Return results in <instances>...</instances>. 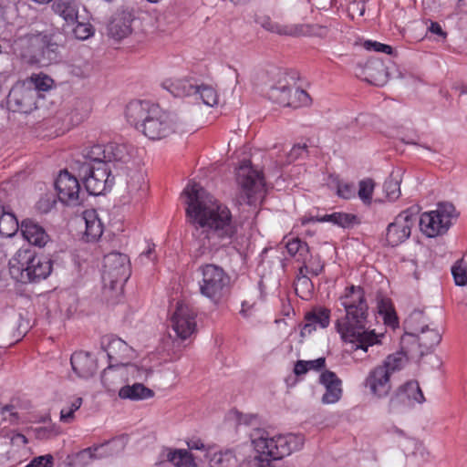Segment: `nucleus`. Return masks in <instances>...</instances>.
Instances as JSON below:
<instances>
[{
  "instance_id": "nucleus-1",
  "label": "nucleus",
  "mask_w": 467,
  "mask_h": 467,
  "mask_svg": "<svg viewBox=\"0 0 467 467\" xmlns=\"http://www.w3.org/2000/svg\"><path fill=\"white\" fill-rule=\"evenodd\" d=\"M187 221L194 226V244L204 254L230 243L237 226L229 208L199 183L191 182L183 190Z\"/></svg>"
},
{
  "instance_id": "nucleus-2",
  "label": "nucleus",
  "mask_w": 467,
  "mask_h": 467,
  "mask_svg": "<svg viewBox=\"0 0 467 467\" xmlns=\"http://www.w3.org/2000/svg\"><path fill=\"white\" fill-rule=\"evenodd\" d=\"M339 302L346 313L336 320L335 328L342 342L354 351L365 353L369 348L381 345L385 334L367 327L368 305L363 288L356 285L346 287Z\"/></svg>"
},
{
  "instance_id": "nucleus-3",
  "label": "nucleus",
  "mask_w": 467,
  "mask_h": 467,
  "mask_svg": "<svg viewBox=\"0 0 467 467\" xmlns=\"http://www.w3.org/2000/svg\"><path fill=\"white\" fill-rule=\"evenodd\" d=\"M251 441L256 456L239 467H273L272 462L280 460L299 451L305 442L301 434H280L270 436L263 430H256L251 435Z\"/></svg>"
},
{
  "instance_id": "nucleus-4",
  "label": "nucleus",
  "mask_w": 467,
  "mask_h": 467,
  "mask_svg": "<svg viewBox=\"0 0 467 467\" xmlns=\"http://www.w3.org/2000/svg\"><path fill=\"white\" fill-rule=\"evenodd\" d=\"M127 121L150 140H161L174 131L171 115L149 101L135 100L127 105Z\"/></svg>"
},
{
  "instance_id": "nucleus-5",
  "label": "nucleus",
  "mask_w": 467,
  "mask_h": 467,
  "mask_svg": "<svg viewBox=\"0 0 467 467\" xmlns=\"http://www.w3.org/2000/svg\"><path fill=\"white\" fill-rule=\"evenodd\" d=\"M52 272V261L27 249L18 250L9 260V273L21 283L39 282Z\"/></svg>"
},
{
  "instance_id": "nucleus-6",
  "label": "nucleus",
  "mask_w": 467,
  "mask_h": 467,
  "mask_svg": "<svg viewBox=\"0 0 467 467\" xmlns=\"http://www.w3.org/2000/svg\"><path fill=\"white\" fill-rule=\"evenodd\" d=\"M197 273L199 291L213 304H219L226 294L230 278L224 270L213 264L201 265Z\"/></svg>"
},
{
  "instance_id": "nucleus-7",
  "label": "nucleus",
  "mask_w": 467,
  "mask_h": 467,
  "mask_svg": "<svg viewBox=\"0 0 467 467\" xmlns=\"http://www.w3.org/2000/svg\"><path fill=\"white\" fill-rule=\"evenodd\" d=\"M236 182L240 187L241 197L249 205L261 203L266 189L260 171L254 169L249 161H244L236 170Z\"/></svg>"
},
{
  "instance_id": "nucleus-8",
  "label": "nucleus",
  "mask_w": 467,
  "mask_h": 467,
  "mask_svg": "<svg viewBox=\"0 0 467 467\" xmlns=\"http://www.w3.org/2000/svg\"><path fill=\"white\" fill-rule=\"evenodd\" d=\"M454 216L455 208L451 203H440L435 210L425 212L420 215V231L430 238L442 235L451 226V220Z\"/></svg>"
},
{
  "instance_id": "nucleus-9",
  "label": "nucleus",
  "mask_w": 467,
  "mask_h": 467,
  "mask_svg": "<svg viewBox=\"0 0 467 467\" xmlns=\"http://www.w3.org/2000/svg\"><path fill=\"white\" fill-rule=\"evenodd\" d=\"M151 371L136 364H109L101 375V382L108 392H115L117 388L130 379H146Z\"/></svg>"
},
{
  "instance_id": "nucleus-10",
  "label": "nucleus",
  "mask_w": 467,
  "mask_h": 467,
  "mask_svg": "<svg viewBox=\"0 0 467 467\" xmlns=\"http://www.w3.org/2000/svg\"><path fill=\"white\" fill-rule=\"evenodd\" d=\"M130 276V259L126 254L110 253L104 257L102 280L105 286L121 288Z\"/></svg>"
},
{
  "instance_id": "nucleus-11",
  "label": "nucleus",
  "mask_w": 467,
  "mask_h": 467,
  "mask_svg": "<svg viewBox=\"0 0 467 467\" xmlns=\"http://www.w3.org/2000/svg\"><path fill=\"white\" fill-rule=\"evenodd\" d=\"M59 202L67 206L77 207L83 203L85 192L78 179L67 170L61 171L54 182Z\"/></svg>"
},
{
  "instance_id": "nucleus-12",
  "label": "nucleus",
  "mask_w": 467,
  "mask_h": 467,
  "mask_svg": "<svg viewBox=\"0 0 467 467\" xmlns=\"http://www.w3.org/2000/svg\"><path fill=\"white\" fill-rule=\"evenodd\" d=\"M82 180L87 192L91 195H101L109 192L115 183L111 168L107 163L84 168Z\"/></svg>"
},
{
  "instance_id": "nucleus-13",
  "label": "nucleus",
  "mask_w": 467,
  "mask_h": 467,
  "mask_svg": "<svg viewBox=\"0 0 467 467\" xmlns=\"http://www.w3.org/2000/svg\"><path fill=\"white\" fill-rule=\"evenodd\" d=\"M418 219L417 208H409L399 213L387 227L386 240L391 246L405 242L411 234V229Z\"/></svg>"
},
{
  "instance_id": "nucleus-14",
  "label": "nucleus",
  "mask_w": 467,
  "mask_h": 467,
  "mask_svg": "<svg viewBox=\"0 0 467 467\" xmlns=\"http://www.w3.org/2000/svg\"><path fill=\"white\" fill-rule=\"evenodd\" d=\"M17 45L23 49L21 56L30 63L42 62L45 58L51 59L50 53L56 48L54 44L49 43L47 36L42 34L21 38Z\"/></svg>"
},
{
  "instance_id": "nucleus-15",
  "label": "nucleus",
  "mask_w": 467,
  "mask_h": 467,
  "mask_svg": "<svg viewBox=\"0 0 467 467\" xmlns=\"http://www.w3.org/2000/svg\"><path fill=\"white\" fill-rule=\"evenodd\" d=\"M125 447V439L117 438L96 447L84 449L69 457V464L72 467H85L94 459L101 458L107 453L121 451Z\"/></svg>"
},
{
  "instance_id": "nucleus-16",
  "label": "nucleus",
  "mask_w": 467,
  "mask_h": 467,
  "mask_svg": "<svg viewBox=\"0 0 467 467\" xmlns=\"http://www.w3.org/2000/svg\"><path fill=\"white\" fill-rule=\"evenodd\" d=\"M196 314L184 303H178L171 316V327L177 337L184 340L196 331Z\"/></svg>"
},
{
  "instance_id": "nucleus-17",
  "label": "nucleus",
  "mask_w": 467,
  "mask_h": 467,
  "mask_svg": "<svg viewBox=\"0 0 467 467\" xmlns=\"http://www.w3.org/2000/svg\"><path fill=\"white\" fill-rule=\"evenodd\" d=\"M36 90L23 80L12 88L7 103L14 111L29 113L36 108Z\"/></svg>"
},
{
  "instance_id": "nucleus-18",
  "label": "nucleus",
  "mask_w": 467,
  "mask_h": 467,
  "mask_svg": "<svg viewBox=\"0 0 467 467\" xmlns=\"http://www.w3.org/2000/svg\"><path fill=\"white\" fill-rule=\"evenodd\" d=\"M422 318L421 312H414L406 321V326L410 330V334L418 338L420 346L430 349L441 342V333L437 328H430L428 325L416 326L415 322L420 321Z\"/></svg>"
},
{
  "instance_id": "nucleus-19",
  "label": "nucleus",
  "mask_w": 467,
  "mask_h": 467,
  "mask_svg": "<svg viewBox=\"0 0 467 467\" xmlns=\"http://www.w3.org/2000/svg\"><path fill=\"white\" fill-rule=\"evenodd\" d=\"M391 376L379 365L372 368L364 379V386L370 395L377 399H384L391 391Z\"/></svg>"
},
{
  "instance_id": "nucleus-20",
  "label": "nucleus",
  "mask_w": 467,
  "mask_h": 467,
  "mask_svg": "<svg viewBox=\"0 0 467 467\" xmlns=\"http://www.w3.org/2000/svg\"><path fill=\"white\" fill-rule=\"evenodd\" d=\"M126 184V195L123 198H128V203L136 204L146 196L148 185L145 174L141 171H130Z\"/></svg>"
},
{
  "instance_id": "nucleus-21",
  "label": "nucleus",
  "mask_w": 467,
  "mask_h": 467,
  "mask_svg": "<svg viewBox=\"0 0 467 467\" xmlns=\"http://www.w3.org/2000/svg\"><path fill=\"white\" fill-rule=\"evenodd\" d=\"M260 26L270 33L286 36H306L310 34V26L301 24H281L271 20L269 17H263L259 20Z\"/></svg>"
},
{
  "instance_id": "nucleus-22",
  "label": "nucleus",
  "mask_w": 467,
  "mask_h": 467,
  "mask_svg": "<svg viewBox=\"0 0 467 467\" xmlns=\"http://www.w3.org/2000/svg\"><path fill=\"white\" fill-rule=\"evenodd\" d=\"M105 350L109 359V364H131L130 360L135 357L134 349L119 337L109 339Z\"/></svg>"
},
{
  "instance_id": "nucleus-23",
  "label": "nucleus",
  "mask_w": 467,
  "mask_h": 467,
  "mask_svg": "<svg viewBox=\"0 0 467 467\" xmlns=\"http://www.w3.org/2000/svg\"><path fill=\"white\" fill-rule=\"evenodd\" d=\"M20 232L26 242L40 248L46 246L50 241V237L46 230L39 223L31 219L22 221Z\"/></svg>"
},
{
  "instance_id": "nucleus-24",
  "label": "nucleus",
  "mask_w": 467,
  "mask_h": 467,
  "mask_svg": "<svg viewBox=\"0 0 467 467\" xmlns=\"http://www.w3.org/2000/svg\"><path fill=\"white\" fill-rule=\"evenodd\" d=\"M319 381L326 389L322 396L324 404H334L341 399L342 381L334 372L326 370L321 373Z\"/></svg>"
},
{
  "instance_id": "nucleus-25",
  "label": "nucleus",
  "mask_w": 467,
  "mask_h": 467,
  "mask_svg": "<svg viewBox=\"0 0 467 467\" xmlns=\"http://www.w3.org/2000/svg\"><path fill=\"white\" fill-rule=\"evenodd\" d=\"M70 362L72 369L79 378L88 379L97 370L96 360L90 354L84 351L75 352L71 356Z\"/></svg>"
},
{
  "instance_id": "nucleus-26",
  "label": "nucleus",
  "mask_w": 467,
  "mask_h": 467,
  "mask_svg": "<svg viewBox=\"0 0 467 467\" xmlns=\"http://www.w3.org/2000/svg\"><path fill=\"white\" fill-rule=\"evenodd\" d=\"M355 215L345 213H333L319 218L304 216L297 221V223L295 224V228H299L300 226H305L310 223L315 222H328L340 227L347 228L350 227L355 223Z\"/></svg>"
},
{
  "instance_id": "nucleus-27",
  "label": "nucleus",
  "mask_w": 467,
  "mask_h": 467,
  "mask_svg": "<svg viewBox=\"0 0 467 467\" xmlns=\"http://www.w3.org/2000/svg\"><path fill=\"white\" fill-rule=\"evenodd\" d=\"M162 87L174 97H188L194 93L195 80L192 78L173 77L165 79Z\"/></svg>"
},
{
  "instance_id": "nucleus-28",
  "label": "nucleus",
  "mask_w": 467,
  "mask_h": 467,
  "mask_svg": "<svg viewBox=\"0 0 467 467\" xmlns=\"http://www.w3.org/2000/svg\"><path fill=\"white\" fill-rule=\"evenodd\" d=\"M118 395L120 400L141 401L152 399L155 393L142 383L136 382L121 386L118 390Z\"/></svg>"
},
{
  "instance_id": "nucleus-29",
  "label": "nucleus",
  "mask_w": 467,
  "mask_h": 467,
  "mask_svg": "<svg viewBox=\"0 0 467 467\" xmlns=\"http://www.w3.org/2000/svg\"><path fill=\"white\" fill-rule=\"evenodd\" d=\"M132 21L133 19L130 13L123 12L116 15L109 25V35L117 40L127 37L131 34Z\"/></svg>"
},
{
  "instance_id": "nucleus-30",
  "label": "nucleus",
  "mask_w": 467,
  "mask_h": 467,
  "mask_svg": "<svg viewBox=\"0 0 467 467\" xmlns=\"http://www.w3.org/2000/svg\"><path fill=\"white\" fill-rule=\"evenodd\" d=\"M83 220L85 222L84 238L87 242L98 241L104 231V225L99 217L98 213L91 209L83 213Z\"/></svg>"
},
{
  "instance_id": "nucleus-31",
  "label": "nucleus",
  "mask_w": 467,
  "mask_h": 467,
  "mask_svg": "<svg viewBox=\"0 0 467 467\" xmlns=\"http://www.w3.org/2000/svg\"><path fill=\"white\" fill-rule=\"evenodd\" d=\"M106 145L103 144H88L81 150L83 158L82 169L92 166H99V164L107 163Z\"/></svg>"
},
{
  "instance_id": "nucleus-32",
  "label": "nucleus",
  "mask_w": 467,
  "mask_h": 467,
  "mask_svg": "<svg viewBox=\"0 0 467 467\" xmlns=\"http://www.w3.org/2000/svg\"><path fill=\"white\" fill-rule=\"evenodd\" d=\"M205 458L208 467H234L236 463V457L233 451H217L215 445L208 448Z\"/></svg>"
},
{
  "instance_id": "nucleus-33",
  "label": "nucleus",
  "mask_w": 467,
  "mask_h": 467,
  "mask_svg": "<svg viewBox=\"0 0 467 467\" xmlns=\"http://www.w3.org/2000/svg\"><path fill=\"white\" fill-rule=\"evenodd\" d=\"M397 396L403 402L409 405L422 404L425 401V397L420 388V385L415 380H410L400 386L398 389Z\"/></svg>"
},
{
  "instance_id": "nucleus-34",
  "label": "nucleus",
  "mask_w": 467,
  "mask_h": 467,
  "mask_svg": "<svg viewBox=\"0 0 467 467\" xmlns=\"http://www.w3.org/2000/svg\"><path fill=\"white\" fill-rule=\"evenodd\" d=\"M52 9L67 23L74 24L77 22L78 8L73 0H56L52 5Z\"/></svg>"
},
{
  "instance_id": "nucleus-35",
  "label": "nucleus",
  "mask_w": 467,
  "mask_h": 467,
  "mask_svg": "<svg viewBox=\"0 0 467 467\" xmlns=\"http://www.w3.org/2000/svg\"><path fill=\"white\" fill-rule=\"evenodd\" d=\"M83 404L81 397H70L62 406L59 413V420L64 424H71L77 420V412Z\"/></svg>"
},
{
  "instance_id": "nucleus-36",
  "label": "nucleus",
  "mask_w": 467,
  "mask_h": 467,
  "mask_svg": "<svg viewBox=\"0 0 467 467\" xmlns=\"http://www.w3.org/2000/svg\"><path fill=\"white\" fill-rule=\"evenodd\" d=\"M107 152V164L110 166L111 162L129 163L130 161V153L128 147L124 144H118L111 142L106 144Z\"/></svg>"
},
{
  "instance_id": "nucleus-37",
  "label": "nucleus",
  "mask_w": 467,
  "mask_h": 467,
  "mask_svg": "<svg viewBox=\"0 0 467 467\" xmlns=\"http://www.w3.org/2000/svg\"><path fill=\"white\" fill-rule=\"evenodd\" d=\"M324 268V264L321 261L319 256H312L308 254V257L306 263H303V265L299 269L300 275L302 277L298 278V283H302L303 285H308L310 281L305 275L306 273H309L313 275H318Z\"/></svg>"
},
{
  "instance_id": "nucleus-38",
  "label": "nucleus",
  "mask_w": 467,
  "mask_h": 467,
  "mask_svg": "<svg viewBox=\"0 0 467 467\" xmlns=\"http://www.w3.org/2000/svg\"><path fill=\"white\" fill-rule=\"evenodd\" d=\"M165 456L175 467H198L187 450H167Z\"/></svg>"
},
{
  "instance_id": "nucleus-39",
  "label": "nucleus",
  "mask_w": 467,
  "mask_h": 467,
  "mask_svg": "<svg viewBox=\"0 0 467 467\" xmlns=\"http://www.w3.org/2000/svg\"><path fill=\"white\" fill-rule=\"evenodd\" d=\"M327 185L331 189L337 191L338 197L343 199H351L356 195V187L353 183L342 182L336 175H329L327 179Z\"/></svg>"
},
{
  "instance_id": "nucleus-40",
  "label": "nucleus",
  "mask_w": 467,
  "mask_h": 467,
  "mask_svg": "<svg viewBox=\"0 0 467 467\" xmlns=\"http://www.w3.org/2000/svg\"><path fill=\"white\" fill-rule=\"evenodd\" d=\"M18 229L20 225L16 216L0 209V237H11Z\"/></svg>"
},
{
  "instance_id": "nucleus-41",
  "label": "nucleus",
  "mask_w": 467,
  "mask_h": 467,
  "mask_svg": "<svg viewBox=\"0 0 467 467\" xmlns=\"http://www.w3.org/2000/svg\"><path fill=\"white\" fill-rule=\"evenodd\" d=\"M408 358L405 353L396 352L389 355L380 364L381 368H384L387 372L392 376L393 373L400 370L407 364Z\"/></svg>"
},
{
  "instance_id": "nucleus-42",
  "label": "nucleus",
  "mask_w": 467,
  "mask_h": 467,
  "mask_svg": "<svg viewBox=\"0 0 467 467\" xmlns=\"http://www.w3.org/2000/svg\"><path fill=\"white\" fill-rule=\"evenodd\" d=\"M194 93L195 99H200L202 103L209 107H213L218 104V94L214 88L209 85L198 86L195 83Z\"/></svg>"
},
{
  "instance_id": "nucleus-43",
  "label": "nucleus",
  "mask_w": 467,
  "mask_h": 467,
  "mask_svg": "<svg viewBox=\"0 0 467 467\" xmlns=\"http://www.w3.org/2000/svg\"><path fill=\"white\" fill-rule=\"evenodd\" d=\"M288 254L296 257L297 261L306 263L308 257V245L302 242L299 238H292L286 244Z\"/></svg>"
},
{
  "instance_id": "nucleus-44",
  "label": "nucleus",
  "mask_w": 467,
  "mask_h": 467,
  "mask_svg": "<svg viewBox=\"0 0 467 467\" xmlns=\"http://www.w3.org/2000/svg\"><path fill=\"white\" fill-rule=\"evenodd\" d=\"M25 81L36 94L39 91L50 90L54 85V80L44 73L32 74Z\"/></svg>"
},
{
  "instance_id": "nucleus-45",
  "label": "nucleus",
  "mask_w": 467,
  "mask_h": 467,
  "mask_svg": "<svg viewBox=\"0 0 467 467\" xmlns=\"http://www.w3.org/2000/svg\"><path fill=\"white\" fill-rule=\"evenodd\" d=\"M291 88L283 82H279L277 86H273L268 90V98L275 103L286 107L289 104V96Z\"/></svg>"
},
{
  "instance_id": "nucleus-46",
  "label": "nucleus",
  "mask_w": 467,
  "mask_h": 467,
  "mask_svg": "<svg viewBox=\"0 0 467 467\" xmlns=\"http://www.w3.org/2000/svg\"><path fill=\"white\" fill-rule=\"evenodd\" d=\"M404 450L411 457L419 459L420 462H426L429 458V451L424 444L415 439H407L404 444Z\"/></svg>"
},
{
  "instance_id": "nucleus-47",
  "label": "nucleus",
  "mask_w": 467,
  "mask_h": 467,
  "mask_svg": "<svg viewBox=\"0 0 467 467\" xmlns=\"http://www.w3.org/2000/svg\"><path fill=\"white\" fill-rule=\"evenodd\" d=\"M386 198L389 202H395L400 196V178L399 171H393L390 177L384 183Z\"/></svg>"
},
{
  "instance_id": "nucleus-48",
  "label": "nucleus",
  "mask_w": 467,
  "mask_h": 467,
  "mask_svg": "<svg viewBox=\"0 0 467 467\" xmlns=\"http://www.w3.org/2000/svg\"><path fill=\"white\" fill-rule=\"evenodd\" d=\"M306 317L312 321L317 328H327L330 323V310L326 307H316Z\"/></svg>"
},
{
  "instance_id": "nucleus-49",
  "label": "nucleus",
  "mask_w": 467,
  "mask_h": 467,
  "mask_svg": "<svg viewBox=\"0 0 467 467\" xmlns=\"http://www.w3.org/2000/svg\"><path fill=\"white\" fill-rule=\"evenodd\" d=\"M312 104L311 97L306 91L296 88L294 90H290L289 104L286 107L300 108L306 107Z\"/></svg>"
},
{
  "instance_id": "nucleus-50",
  "label": "nucleus",
  "mask_w": 467,
  "mask_h": 467,
  "mask_svg": "<svg viewBox=\"0 0 467 467\" xmlns=\"http://www.w3.org/2000/svg\"><path fill=\"white\" fill-rule=\"evenodd\" d=\"M451 275L456 285L464 286L467 285V263L460 259L451 266Z\"/></svg>"
},
{
  "instance_id": "nucleus-51",
  "label": "nucleus",
  "mask_w": 467,
  "mask_h": 467,
  "mask_svg": "<svg viewBox=\"0 0 467 467\" xmlns=\"http://www.w3.org/2000/svg\"><path fill=\"white\" fill-rule=\"evenodd\" d=\"M375 183L371 179H365L359 182L358 194L364 204L369 205L371 203Z\"/></svg>"
},
{
  "instance_id": "nucleus-52",
  "label": "nucleus",
  "mask_w": 467,
  "mask_h": 467,
  "mask_svg": "<svg viewBox=\"0 0 467 467\" xmlns=\"http://www.w3.org/2000/svg\"><path fill=\"white\" fill-rule=\"evenodd\" d=\"M32 431L36 439L47 440L59 434V428L55 424H48L47 426L36 427Z\"/></svg>"
},
{
  "instance_id": "nucleus-53",
  "label": "nucleus",
  "mask_w": 467,
  "mask_h": 467,
  "mask_svg": "<svg viewBox=\"0 0 467 467\" xmlns=\"http://www.w3.org/2000/svg\"><path fill=\"white\" fill-rule=\"evenodd\" d=\"M379 314L384 316L383 318L385 324L393 327L398 325V319L394 309L388 301H381L380 305L379 306Z\"/></svg>"
},
{
  "instance_id": "nucleus-54",
  "label": "nucleus",
  "mask_w": 467,
  "mask_h": 467,
  "mask_svg": "<svg viewBox=\"0 0 467 467\" xmlns=\"http://www.w3.org/2000/svg\"><path fill=\"white\" fill-rule=\"evenodd\" d=\"M361 46L368 51L385 53L388 55L392 54L393 51L390 46L373 40H365L361 43Z\"/></svg>"
},
{
  "instance_id": "nucleus-55",
  "label": "nucleus",
  "mask_w": 467,
  "mask_h": 467,
  "mask_svg": "<svg viewBox=\"0 0 467 467\" xmlns=\"http://www.w3.org/2000/svg\"><path fill=\"white\" fill-rule=\"evenodd\" d=\"M73 32L77 38L86 40L93 35L94 29L89 23L78 22Z\"/></svg>"
},
{
  "instance_id": "nucleus-56",
  "label": "nucleus",
  "mask_w": 467,
  "mask_h": 467,
  "mask_svg": "<svg viewBox=\"0 0 467 467\" xmlns=\"http://www.w3.org/2000/svg\"><path fill=\"white\" fill-rule=\"evenodd\" d=\"M189 450L203 451L208 453V448H212L213 445L205 444L200 438L192 437L186 441Z\"/></svg>"
},
{
  "instance_id": "nucleus-57",
  "label": "nucleus",
  "mask_w": 467,
  "mask_h": 467,
  "mask_svg": "<svg viewBox=\"0 0 467 467\" xmlns=\"http://www.w3.org/2000/svg\"><path fill=\"white\" fill-rule=\"evenodd\" d=\"M306 153V144L294 145L287 155V162H292Z\"/></svg>"
},
{
  "instance_id": "nucleus-58",
  "label": "nucleus",
  "mask_w": 467,
  "mask_h": 467,
  "mask_svg": "<svg viewBox=\"0 0 467 467\" xmlns=\"http://www.w3.org/2000/svg\"><path fill=\"white\" fill-rule=\"evenodd\" d=\"M31 462L35 467H53L54 458L51 454H46L34 458Z\"/></svg>"
},
{
  "instance_id": "nucleus-59",
  "label": "nucleus",
  "mask_w": 467,
  "mask_h": 467,
  "mask_svg": "<svg viewBox=\"0 0 467 467\" xmlns=\"http://www.w3.org/2000/svg\"><path fill=\"white\" fill-rule=\"evenodd\" d=\"M306 363L307 366L306 367L307 371H309V370L318 371L325 367L326 360L324 358H318L317 359L307 360V361H306Z\"/></svg>"
},
{
  "instance_id": "nucleus-60",
  "label": "nucleus",
  "mask_w": 467,
  "mask_h": 467,
  "mask_svg": "<svg viewBox=\"0 0 467 467\" xmlns=\"http://www.w3.org/2000/svg\"><path fill=\"white\" fill-rule=\"evenodd\" d=\"M11 444L14 446H26L28 442L27 438L21 433H13L10 437Z\"/></svg>"
},
{
  "instance_id": "nucleus-61",
  "label": "nucleus",
  "mask_w": 467,
  "mask_h": 467,
  "mask_svg": "<svg viewBox=\"0 0 467 467\" xmlns=\"http://www.w3.org/2000/svg\"><path fill=\"white\" fill-rule=\"evenodd\" d=\"M305 319H306V323L303 326V327L301 328V336L302 337L309 336L314 331H316L317 329V327H316V325L312 321H310L306 317Z\"/></svg>"
},
{
  "instance_id": "nucleus-62",
  "label": "nucleus",
  "mask_w": 467,
  "mask_h": 467,
  "mask_svg": "<svg viewBox=\"0 0 467 467\" xmlns=\"http://www.w3.org/2000/svg\"><path fill=\"white\" fill-rule=\"evenodd\" d=\"M306 360H298L294 367V373L296 376L305 375L307 372Z\"/></svg>"
},
{
  "instance_id": "nucleus-63",
  "label": "nucleus",
  "mask_w": 467,
  "mask_h": 467,
  "mask_svg": "<svg viewBox=\"0 0 467 467\" xmlns=\"http://www.w3.org/2000/svg\"><path fill=\"white\" fill-rule=\"evenodd\" d=\"M429 30L433 34L442 36L443 38L446 37V33L442 30L441 26L436 22L431 23Z\"/></svg>"
},
{
  "instance_id": "nucleus-64",
  "label": "nucleus",
  "mask_w": 467,
  "mask_h": 467,
  "mask_svg": "<svg viewBox=\"0 0 467 467\" xmlns=\"http://www.w3.org/2000/svg\"><path fill=\"white\" fill-rule=\"evenodd\" d=\"M154 250H155V244H151V243H148L147 244V248L146 250L140 254V257L143 258V257H146L150 260H153L154 257L152 256L153 253H154Z\"/></svg>"
}]
</instances>
